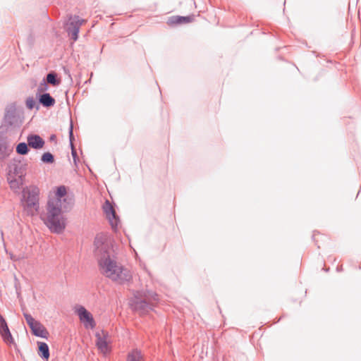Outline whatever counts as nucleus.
I'll list each match as a JSON object with an SVG mask.
<instances>
[{
	"label": "nucleus",
	"instance_id": "obj_1",
	"mask_svg": "<svg viewBox=\"0 0 361 361\" xmlns=\"http://www.w3.org/2000/svg\"><path fill=\"white\" fill-rule=\"evenodd\" d=\"M95 254L99 257L101 272L112 281L123 284L132 279L130 271L110 257L111 241L103 233L98 234L94 239Z\"/></svg>",
	"mask_w": 361,
	"mask_h": 361
},
{
	"label": "nucleus",
	"instance_id": "obj_2",
	"mask_svg": "<svg viewBox=\"0 0 361 361\" xmlns=\"http://www.w3.org/2000/svg\"><path fill=\"white\" fill-rule=\"evenodd\" d=\"M95 254L99 257L101 272L112 281L123 284L132 279L130 271L110 257L111 241L103 233L98 234L94 239Z\"/></svg>",
	"mask_w": 361,
	"mask_h": 361
},
{
	"label": "nucleus",
	"instance_id": "obj_3",
	"mask_svg": "<svg viewBox=\"0 0 361 361\" xmlns=\"http://www.w3.org/2000/svg\"><path fill=\"white\" fill-rule=\"evenodd\" d=\"M71 207L61 204L57 200H49L47 204V213L43 219L45 225L55 233H61L66 228V218L63 213L69 211Z\"/></svg>",
	"mask_w": 361,
	"mask_h": 361
},
{
	"label": "nucleus",
	"instance_id": "obj_4",
	"mask_svg": "<svg viewBox=\"0 0 361 361\" xmlns=\"http://www.w3.org/2000/svg\"><path fill=\"white\" fill-rule=\"evenodd\" d=\"M39 190L34 185L27 186L22 190L21 203L29 216H33L39 209Z\"/></svg>",
	"mask_w": 361,
	"mask_h": 361
},
{
	"label": "nucleus",
	"instance_id": "obj_5",
	"mask_svg": "<svg viewBox=\"0 0 361 361\" xmlns=\"http://www.w3.org/2000/svg\"><path fill=\"white\" fill-rule=\"evenodd\" d=\"M22 123V116L17 109L16 105L14 103L7 105L5 109L1 128H4L6 130H13L19 128Z\"/></svg>",
	"mask_w": 361,
	"mask_h": 361
},
{
	"label": "nucleus",
	"instance_id": "obj_6",
	"mask_svg": "<svg viewBox=\"0 0 361 361\" xmlns=\"http://www.w3.org/2000/svg\"><path fill=\"white\" fill-rule=\"evenodd\" d=\"M85 20L80 19L79 16H71L68 22L66 23V30L68 36L76 41L78 38V33L81 25L85 23Z\"/></svg>",
	"mask_w": 361,
	"mask_h": 361
},
{
	"label": "nucleus",
	"instance_id": "obj_7",
	"mask_svg": "<svg viewBox=\"0 0 361 361\" xmlns=\"http://www.w3.org/2000/svg\"><path fill=\"white\" fill-rule=\"evenodd\" d=\"M8 167L9 176L13 175L14 176H17L18 178H25L27 170V164L20 160L14 159Z\"/></svg>",
	"mask_w": 361,
	"mask_h": 361
},
{
	"label": "nucleus",
	"instance_id": "obj_8",
	"mask_svg": "<svg viewBox=\"0 0 361 361\" xmlns=\"http://www.w3.org/2000/svg\"><path fill=\"white\" fill-rule=\"evenodd\" d=\"M78 315L81 322L84 324L85 328H94L96 324L94 318L90 312H89L84 307L80 306L77 310Z\"/></svg>",
	"mask_w": 361,
	"mask_h": 361
},
{
	"label": "nucleus",
	"instance_id": "obj_9",
	"mask_svg": "<svg viewBox=\"0 0 361 361\" xmlns=\"http://www.w3.org/2000/svg\"><path fill=\"white\" fill-rule=\"evenodd\" d=\"M132 308L140 314H145L152 310L153 304L145 299L135 298L131 304Z\"/></svg>",
	"mask_w": 361,
	"mask_h": 361
},
{
	"label": "nucleus",
	"instance_id": "obj_10",
	"mask_svg": "<svg viewBox=\"0 0 361 361\" xmlns=\"http://www.w3.org/2000/svg\"><path fill=\"white\" fill-rule=\"evenodd\" d=\"M103 209L104 213L106 214V217L108 218L109 223L113 229H116L119 223L118 216L116 215V212L113 207V206L110 204L109 201H106Z\"/></svg>",
	"mask_w": 361,
	"mask_h": 361
},
{
	"label": "nucleus",
	"instance_id": "obj_11",
	"mask_svg": "<svg viewBox=\"0 0 361 361\" xmlns=\"http://www.w3.org/2000/svg\"><path fill=\"white\" fill-rule=\"evenodd\" d=\"M66 193V188L64 185H61L56 188L55 196L50 197L49 200H57L60 202L61 204L64 206L68 205L69 207H72V199L67 197Z\"/></svg>",
	"mask_w": 361,
	"mask_h": 361
},
{
	"label": "nucleus",
	"instance_id": "obj_12",
	"mask_svg": "<svg viewBox=\"0 0 361 361\" xmlns=\"http://www.w3.org/2000/svg\"><path fill=\"white\" fill-rule=\"evenodd\" d=\"M107 332L102 331L101 332H97L96 336V345L99 350L103 354H106L109 352L110 349L107 342Z\"/></svg>",
	"mask_w": 361,
	"mask_h": 361
},
{
	"label": "nucleus",
	"instance_id": "obj_13",
	"mask_svg": "<svg viewBox=\"0 0 361 361\" xmlns=\"http://www.w3.org/2000/svg\"><path fill=\"white\" fill-rule=\"evenodd\" d=\"M0 334L4 341L8 344H13L14 340L10 332L7 323L2 315L0 314Z\"/></svg>",
	"mask_w": 361,
	"mask_h": 361
},
{
	"label": "nucleus",
	"instance_id": "obj_14",
	"mask_svg": "<svg viewBox=\"0 0 361 361\" xmlns=\"http://www.w3.org/2000/svg\"><path fill=\"white\" fill-rule=\"evenodd\" d=\"M27 142L29 147L35 149H39L44 145V140L38 135L30 134L27 137Z\"/></svg>",
	"mask_w": 361,
	"mask_h": 361
},
{
	"label": "nucleus",
	"instance_id": "obj_15",
	"mask_svg": "<svg viewBox=\"0 0 361 361\" xmlns=\"http://www.w3.org/2000/svg\"><path fill=\"white\" fill-rule=\"evenodd\" d=\"M30 329L32 334L37 337H47L48 331L44 327V326L38 321L34 325L31 326Z\"/></svg>",
	"mask_w": 361,
	"mask_h": 361
},
{
	"label": "nucleus",
	"instance_id": "obj_16",
	"mask_svg": "<svg viewBox=\"0 0 361 361\" xmlns=\"http://www.w3.org/2000/svg\"><path fill=\"white\" fill-rule=\"evenodd\" d=\"M39 102L46 108L53 106L56 101L49 93H43L39 97Z\"/></svg>",
	"mask_w": 361,
	"mask_h": 361
},
{
	"label": "nucleus",
	"instance_id": "obj_17",
	"mask_svg": "<svg viewBox=\"0 0 361 361\" xmlns=\"http://www.w3.org/2000/svg\"><path fill=\"white\" fill-rule=\"evenodd\" d=\"M8 181L11 188L15 191H17L23 185L24 178H18V177H17V178L12 177V176H8Z\"/></svg>",
	"mask_w": 361,
	"mask_h": 361
},
{
	"label": "nucleus",
	"instance_id": "obj_18",
	"mask_svg": "<svg viewBox=\"0 0 361 361\" xmlns=\"http://www.w3.org/2000/svg\"><path fill=\"white\" fill-rule=\"evenodd\" d=\"M38 355L42 359L48 360L49 357V348L48 345L44 342H38Z\"/></svg>",
	"mask_w": 361,
	"mask_h": 361
},
{
	"label": "nucleus",
	"instance_id": "obj_19",
	"mask_svg": "<svg viewBox=\"0 0 361 361\" xmlns=\"http://www.w3.org/2000/svg\"><path fill=\"white\" fill-rule=\"evenodd\" d=\"M193 19L192 16H173L169 18V24H182L187 23L192 21Z\"/></svg>",
	"mask_w": 361,
	"mask_h": 361
},
{
	"label": "nucleus",
	"instance_id": "obj_20",
	"mask_svg": "<svg viewBox=\"0 0 361 361\" xmlns=\"http://www.w3.org/2000/svg\"><path fill=\"white\" fill-rule=\"evenodd\" d=\"M127 361H144L141 351L138 349L133 350L128 353Z\"/></svg>",
	"mask_w": 361,
	"mask_h": 361
},
{
	"label": "nucleus",
	"instance_id": "obj_21",
	"mask_svg": "<svg viewBox=\"0 0 361 361\" xmlns=\"http://www.w3.org/2000/svg\"><path fill=\"white\" fill-rule=\"evenodd\" d=\"M46 83L53 86H58L61 83L60 79L57 78V74L55 72H50L47 75Z\"/></svg>",
	"mask_w": 361,
	"mask_h": 361
},
{
	"label": "nucleus",
	"instance_id": "obj_22",
	"mask_svg": "<svg viewBox=\"0 0 361 361\" xmlns=\"http://www.w3.org/2000/svg\"><path fill=\"white\" fill-rule=\"evenodd\" d=\"M12 151V149L4 142H0V160L6 158Z\"/></svg>",
	"mask_w": 361,
	"mask_h": 361
},
{
	"label": "nucleus",
	"instance_id": "obj_23",
	"mask_svg": "<svg viewBox=\"0 0 361 361\" xmlns=\"http://www.w3.org/2000/svg\"><path fill=\"white\" fill-rule=\"evenodd\" d=\"M27 142H20L16 146V152L20 155H25L29 152Z\"/></svg>",
	"mask_w": 361,
	"mask_h": 361
},
{
	"label": "nucleus",
	"instance_id": "obj_24",
	"mask_svg": "<svg viewBox=\"0 0 361 361\" xmlns=\"http://www.w3.org/2000/svg\"><path fill=\"white\" fill-rule=\"evenodd\" d=\"M41 160L45 164H52L54 161V157L50 152H44L41 157Z\"/></svg>",
	"mask_w": 361,
	"mask_h": 361
},
{
	"label": "nucleus",
	"instance_id": "obj_25",
	"mask_svg": "<svg viewBox=\"0 0 361 361\" xmlns=\"http://www.w3.org/2000/svg\"><path fill=\"white\" fill-rule=\"evenodd\" d=\"M23 315L30 328L31 327V326L34 325L37 322L30 314L27 313H24Z\"/></svg>",
	"mask_w": 361,
	"mask_h": 361
},
{
	"label": "nucleus",
	"instance_id": "obj_26",
	"mask_svg": "<svg viewBox=\"0 0 361 361\" xmlns=\"http://www.w3.org/2000/svg\"><path fill=\"white\" fill-rule=\"evenodd\" d=\"M145 299L147 302L152 304V301L157 302L159 300V295L157 293H151L146 296Z\"/></svg>",
	"mask_w": 361,
	"mask_h": 361
},
{
	"label": "nucleus",
	"instance_id": "obj_27",
	"mask_svg": "<svg viewBox=\"0 0 361 361\" xmlns=\"http://www.w3.org/2000/svg\"><path fill=\"white\" fill-rule=\"evenodd\" d=\"M25 104H26L27 108L31 110L35 106L36 102L33 97H30L27 98V99L25 101Z\"/></svg>",
	"mask_w": 361,
	"mask_h": 361
},
{
	"label": "nucleus",
	"instance_id": "obj_28",
	"mask_svg": "<svg viewBox=\"0 0 361 361\" xmlns=\"http://www.w3.org/2000/svg\"><path fill=\"white\" fill-rule=\"evenodd\" d=\"M69 140H70V145L73 147V141L74 140L73 133V125L71 124L69 128Z\"/></svg>",
	"mask_w": 361,
	"mask_h": 361
},
{
	"label": "nucleus",
	"instance_id": "obj_29",
	"mask_svg": "<svg viewBox=\"0 0 361 361\" xmlns=\"http://www.w3.org/2000/svg\"><path fill=\"white\" fill-rule=\"evenodd\" d=\"M47 89H48L47 85L45 80H43V82H42L39 85V91H46V90H47Z\"/></svg>",
	"mask_w": 361,
	"mask_h": 361
},
{
	"label": "nucleus",
	"instance_id": "obj_30",
	"mask_svg": "<svg viewBox=\"0 0 361 361\" xmlns=\"http://www.w3.org/2000/svg\"><path fill=\"white\" fill-rule=\"evenodd\" d=\"M71 154H72V156H73V160L75 161V163H76L77 161V159H78V156H77V152H76V150L74 147V145H73V147H71Z\"/></svg>",
	"mask_w": 361,
	"mask_h": 361
},
{
	"label": "nucleus",
	"instance_id": "obj_31",
	"mask_svg": "<svg viewBox=\"0 0 361 361\" xmlns=\"http://www.w3.org/2000/svg\"><path fill=\"white\" fill-rule=\"evenodd\" d=\"M54 138H55V135H54L51 136V140H54Z\"/></svg>",
	"mask_w": 361,
	"mask_h": 361
}]
</instances>
